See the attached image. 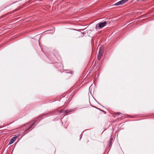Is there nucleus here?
I'll use <instances>...</instances> for the list:
<instances>
[{
	"mask_svg": "<svg viewBox=\"0 0 154 154\" xmlns=\"http://www.w3.org/2000/svg\"><path fill=\"white\" fill-rule=\"evenodd\" d=\"M103 50L104 48L103 47H100V48L98 55L97 57V59L98 60H100L103 52Z\"/></svg>",
	"mask_w": 154,
	"mask_h": 154,
	"instance_id": "obj_2",
	"label": "nucleus"
},
{
	"mask_svg": "<svg viewBox=\"0 0 154 154\" xmlns=\"http://www.w3.org/2000/svg\"><path fill=\"white\" fill-rule=\"evenodd\" d=\"M106 24V21H104L103 23H98V27L100 28L101 29L103 28V27L105 26Z\"/></svg>",
	"mask_w": 154,
	"mask_h": 154,
	"instance_id": "obj_5",
	"label": "nucleus"
},
{
	"mask_svg": "<svg viewBox=\"0 0 154 154\" xmlns=\"http://www.w3.org/2000/svg\"><path fill=\"white\" fill-rule=\"evenodd\" d=\"M65 113H66L68 112V111L67 110H65V111H64V112Z\"/></svg>",
	"mask_w": 154,
	"mask_h": 154,
	"instance_id": "obj_13",
	"label": "nucleus"
},
{
	"mask_svg": "<svg viewBox=\"0 0 154 154\" xmlns=\"http://www.w3.org/2000/svg\"><path fill=\"white\" fill-rule=\"evenodd\" d=\"M102 111L105 114L106 113V112L105 111L103 110V111Z\"/></svg>",
	"mask_w": 154,
	"mask_h": 154,
	"instance_id": "obj_14",
	"label": "nucleus"
},
{
	"mask_svg": "<svg viewBox=\"0 0 154 154\" xmlns=\"http://www.w3.org/2000/svg\"><path fill=\"white\" fill-rule=\"evenodd\" d=\"M39 51L40 52V54H43V53L42 52V50L40 48H39Z\"/></svg>",
	"mask_w": 154,
	"mask_h": 154,
	"instance_id": "obj_11",
	"label": "nucleus"
},
{
	"mask_svg": "<svg viewBox=\"0 0 154 154\" xmlns=\"http://www.w3.org/2000/svg\"><path fill=\"white\" fill-rule=\"evenodd\" d=\"M121 3L120 1L119 2H118L116 3L115 4V5H121Z\"/></svg>",
	"mask_w": 154,
	"mask_h": 154,
	"instance_id": "obj_10",
	"label": "nucleus"
},
{
	"mask_svg": "<svg viewBox=\"0 0 154 154\" xmlns=\"http://www.w3.org/2000/svg\"><path fill=\"white\" fill-rule=\"evenodd\" d=\"M95 107L96 108H97V109H98V110H100V111H103V110L101 109H100L98 108H97V107Z\"/></svg>",
	"mask_w": 154,
	"mask_h": 154,
	"instance_id": "obj_12",
	"label": "nucleus"
},
{
	"mask_svg": "<svg viewBox=\"0 0 154 154\" xmlns=\"http://www.w3.org/2000/svg\"><path fill=\"white\" fill-rule=\"evenodd\" d=\"M55 59L54 60H51L53 63H57L58 61H59L61 60V58L58 53H56L55 55Z\"/></svg>",
	"mask_w": 154,
	"mask_h": 154,
	"instance_id": "obj_3",
	"label": "nucleus"
},
{
	"mask_svg": "<svg viewBox=\"0 0 154 154\" xmlns=\"http://www.w3.org/2000/svg\"><path fill=\"white\" fill-rule=\"evenodd\" d=\"M35 122H36V120L33 121L31 122H32V123L31 124H30L31 122H30V123H26L25 125L26 126H29L28 128L26 129L25 131V133H26L28 132V131H28L31 128V127L34 125Z\"/></svg>",
	"mask_w": 154,
	"mask_h": 154,
	"instance_id": "obj_1",
	"label": "nucleus"
},
{
	"mask_svg": "<svg viewBox=\"0 0 154 154\" xmlns=\"http://www.w3.org/2000/svg\"><path fill=\"white\" fill-rule=\"evenodd\" d=\"M63 112V110H61V111H60V113H62V112Z\"/></svg>",
	"mask_w": 154,
	"mask_h": 154,
	"instance_id": "obj_15",
	"label": "nucleus"
},
{
	"mask_svg": "<svg viewBox=\"0 0 154 154\" xmlns=\"http://www.w3.org/2000/svg\"><path fill=\"white\" fill-rule=\"evenodd\" d=\"M113 139L112 138H110L109 140V147H110L111 145L112 141L113 140Z\"/></svg>",
	"mask_w": 154,
	"mask_h": 154,
	"instance_id": "obj_8",
	"label": "nucleus"
},
{
	"mask_svg": "<svg viewBox=\"0 0 154 154\" xmlns=\"http://www.w3.org/2000/svg\"><path fill=\"white\" fill-rule=\"evenodd\" d=\"M80 34L81 35H82V33H80Z\"/></svg>",
	"mask_w": 154,
	"mask_h": 154,
	"instance_id": "obj_16",
	"label": "nucleus"
},
{
	"mask_svg": "<svg viewBox=\"0 0 154 154\" xmlns=\"http://www.w3.org/2000/svg\"><path fill=\"white\" fill-rule=\"evenodd\" d=\"M128 0H122L120 1L121 4V5H122L127 2L128 1Z\"/></svg>",
	"mask_w": 154,
	"mask_h": 154,
	"instance_id": "obj_7",
	"label": "nucleus"
},
{
	"mask_svg": "<svg viewBox=\"0 0 154 154\" xmlns=\"http://www.w3.org/2000/svg\"><path fill=\"white\" fill-rule=\"evenodd\" d=\"M117 117L119 119H122V114L119 112L116 113L114 117Z\"/></svg>",
	"mask_w": 154,
	"mask_h": 154,
	"instance_id": "obj_4",
	"label": "nucleus"
},
{
	"mask_svg": "<svg viewBox=\"0 0 154 154\" xmlns=\"http://www.w3.org/2000/svg\"><path fill=\"white\" fill-rule=\"evenodd\" d=\"M17 137H13L10 141L8 145H10L13 143L16 140V138H17Z\"/></svg>",
	"mask_w": 154,
	"mask_h": 154,
	"instance_id": "obj_6",
	"label": "nucleus"
},
{
	"mask_svg": "<svg viewBox=\"0 0 154 154\" xmlns=\"http://www.w3.org/2000/svg\"><path fill=\"white\" fill-rule=\"evenodd\" d=\"M71 99L70 98H69L68 99H66V100H68L69 101H67V102H66L65 103V104H67L68 103H69L70 101L71 100Z\"/></svg>",
	"mask_w": 154,
	"mask_h": 154,
	"instance_id": "obj_9",
	"label": "nucleus"
}]
</instances>
